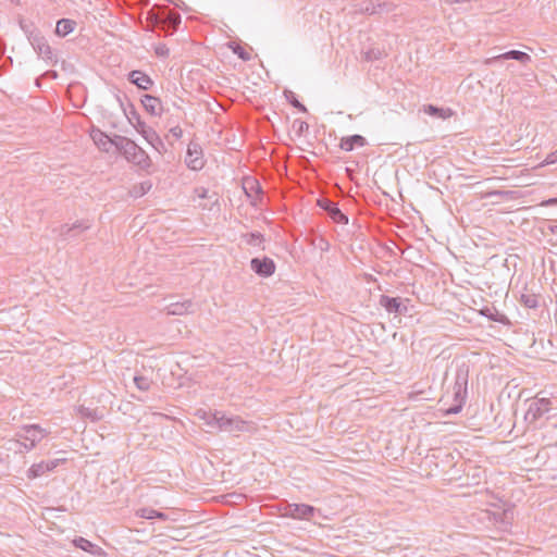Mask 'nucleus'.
<instances>
[{"label":"nucleus","mask_w":557,"mask_h":557,"mask_svg":"<svg viewBox=\"0 0 557 557\" xmlns=\"http://www.w3.org/2000/svg\"><path fill=\"white\" fill-rule=\"evenodd\" d=\"M196 416L205 421V425L212 430L226 432L231 434H238L243 432H250L253 429L251 422L245 421L239 417L226 416L222 411H206L198 410Z\"/></svg>","instance_id":"obj_1"},{"label":"nucleus","mask_w":557,"mask_h":557,"mask_svg":"<svg viewBox=\"0 0 557 557\" xmlns=\"http://www.w3.org/2000/svg\"><path fill=\"white\" fill-rule=\"evenodd\" d=\"M147 20L151 27L165 35H172L181 24V15L166 7L152 8L147 14Z\"/></svg>","instance_id":"obj_2"},{"label":"nucleus","mask_w":557,"mask_h":557,"mask_svg":"<svg viewBox=\"0 0 557 557\" xmlns=\"http://www.w3.org/2000/svg\"><path fill=\"white\" fill-rule=\"evenodd\" d=\"M114 147L124 156L128 162H132L143 170L150 166L149 156L132 139L115 135Z\"/></svg>","instance_id":"obj_3"},{"label":"nucleus","mask_w":557,"mask_h":557,"mask_svg":"<svg viewBox=\"0 0 557 557\" xmlns=\"http://www.w3.org/2000/svg\"><path fill=\"white\" fill-rule=\"evenodd\" d=\"M27 38L33 49L42 60L50 63H57V59L51 50V47L49 46L47 39L39 32H29Z\"/></svg>","instance_id":"obj_4"},{"label":"nucleus","mask_w":557,"mask_h":557,"mask_svg":"<svg viewBox=\"0 0 557 557\" xmlns=\"http://www.w3.org/2000/svg\"><path fill=\"white\" fill-rule=\"evenodd\" d=\"M552 409V401L548 397L536 396L528 407L524 419L529 423H534L541 417Z\"/></svg>","instance_id":"obj_5"},{"label":"nucleus","mask_w":557,"mask_h":557,"mask_svg":"<svg viewBox=\"0 0 557 557\" xmlns=\"http://www.w3.org/2000/svg\"><path fill=\"white\" fill-rule=\"evenodd\" d=\"M47 431L40 428L38 424H28L24 425L21 432L17 433V436L26 442H29V446H25V450L29 451L37 443H39L44 437H46Z\"/></svg>","instance_id":"obj_6"},{"label":"nucleus","mask_w":557,"mask_h":557,"mask_svg":"<svg viewBox=\"0 0 557 557\" xmlns=\"http://www.w3.org/2000/svg\"><path fill=\"white\" fill-rule=\"evenodd\" d=\"M315 512H319V509L307 504H287L284 509V516L307 521H310Z\"/></svg>","instance_id":"obj_7"},{"label":"nucleus","mask_w":557,"mask_h":557,"mask_svg":"<svg viewBox=\"0 0 557 557\" xmlns=\"http://www.w3.org/2000/svg\"><path fill=\"white\" fill-rule=\"evenodd\" d=\"M393 10V4L388 2H380L373 3L370 0L362 1L360 3L354 4L352 12L354 13H367L369 15L387 13Z\"/></svg>","instance_id":"obj_8"},{"label":"nucleus","mask_w":557,"mask_h":557,"mask_svg":"<svg viewBox=\"0 0 557 557\" xmlns=\"http://www.w3.org/2000/svg\"><path fill=\"white\" fill-rule=\"evenodd\" d=\"M409 299H401L400 297H389L386 295H381L379 305L384 308L388 313L394 314H405L408 311V307L406 302Z\"/></svg>","instance_id":"obj_9"},{"label":"nucleus","mask_w":557,"mask_h":557,"mask_svg":"<svg viewBox=\"0 0 557 557\" xmlns=\"http://www.w3.org/2000/svg\"><path fill=\"white\" fill-rule=\"evenodd\" d=\"M503 60H516L522 64H527V63L531 62V57H530V54H528L527 52H523V51L509 50L507 52L485 59L484 64L494 65Z\"/></svg>","instance_id":"obj_10"},{"label":"nucleus","mask_w":557,"mask_h":557,"mask_svg":"<svg viewBox=\"0 0 557 557\" xmlns=\"http://www.w3.org/2000/svg\"><path fill=\"white\" fill-rule=\"evenodd\" d=\"M186 165L194 171L201 170L205 165L202 159V149L200 145L196 143H190L187 148L186 157H185Z\"/></svg>","instance_id":"obj_11"},{"label":"nucleus","mask_w":557,"mask_h":557,"mask_svg":"<svg viewBox=\"0 0 557 557\" xmlns=\"http://www.w3.org/2000/svg\"><path fill=\"white\" fill-rule=\"evenodd\" d=\"M318 205L321 209L326 211L330 215V218L338 224H347L348 223V216L342 212V210L337 207V203L334 201L322 198L318 200Z\"/></svg>","instance_id":"obj_12"},{"label":"nucleus","mask_w":557,"mask_h":557,"mask_svg":"<svg viewBox=\"0 0 557 557\" xmlns=\"http://www.w3.org/2000/svg\"><path fill=\"white\" fill-rule=\"evenodd\" d=\"M251 270L262 277L271 276L275 271V263L271 258H252L250 260Z\"/></svg>","instance_id":"obj_13"},{"label":"nucleus","mask_w":557,"mask_h":557,"mask_svg":"<svg viewBox=\"0 0 557 557\" xmlns=\"http://www.w3.org/2000/svg\"><path fill=\"white\" fill-rule=\"evenodd\" d=\"M196 310V306L191 300L171 302L165 307V311L169 315H183L193 313Z\"/></svg>","instance_id":"obj_14"},{"label":"nucleus","mask_w":557,"mask_h":557,"mask_svg":"<svg viewBox=\"0 0 557 557\" xmlns=\"http://www.w3.org/2000/svg\"><path fill=\"white\" fill-rule=\"evenodd\" d=\"M128 79L132 84L136 85L139 89L148 90L152 87L153 81L146 73L134 70L128 74Z\"/></svg>","instance_id":"obj_15"},{"label":"nucleus","mask_w":557,"mask_h":557,"mask_svg":"<svg viewBox=\"0 0 557 557\" xmlns=\"http://www.w3.org/2000/svg\"><path fill=\"white\" fill-rule=\"evenodd\" d=\"M75 547L83 549L84 552L90 553L94 556H101L104 554L103 549L96 544L91 543L85 537L78 536L73 540Z\"/></svg>","instance_id":"obj_16"},{"label":"nucleus","mask_w":557,"mask_h":557,"mask_svg":"<svg viewBox=\"0 0 557 557\" xmlns=\"http://www.w3.org/2000/svg\"><path fill=\"white\" fill-rule=\"evenodd\" d=\"M141 103L145 108V110L150 113L151 115H160L162 112V104L159 98L151 96V95H145L141 99Z\"/></svg>","instance_id":"obj_17"},{"label":"nucleus","mask_w":557,"mask_h":557,"mask_svg":"<svg viewBox=\"0 0 557 557\" xmlns=\"http://www.w3.org/2000/svg\"><path fill=\"white\" fill-rule=\"evenodd\" d=\"M366 144H367L366 138L361 135L356 134V135H351V136L342 138L339 147H341V149H343L345 151H351V150H354L355 146L363 147V146H366Z\"/></svg>","instance_id":"obj_18"},{"label":"nucleus","mask_w":557,"mask_h":557,"mask_svg":"<svg viewBox=\"0 0 557 557\" xmlns=\"http://www.w3.org/2000/svg\"><path fill=\"white\" fill-rule=\"evenodd\" d=\"M94 143L103 151L109 152L111 147H114V137L109 138L101 131L94 132L92 135Z\"/></svg>","instance_id":"obj_19"},{"label":"nucleus","mask_w":557,"mask_h":557,"mask_svg":"<svg viewBox=\"0 0 557 557\" xmlns=\"http://www.w3.org/2000/svg\"><path fill=\"white\" fill-rule=\"evenodd\" d=\"M76 22L70 18H61L57 23L55 34L60 37H65L71 34L75 28Z\"/></svg>","instance_id":"obj_20"},{"label":"nucleus","mask_w":557,"mask_h":557,"mask_svg":"<svg viewBox=\"0 0 557 557\" xmlns=\"http://www.w3.org/2000/svg\"><path fill=\"white\" fill-rule=\"evenodd\" d=\"M136 516L139 518H143V519H148V520H151V519H159V520H163V521L168 520V516L164 512L154 510L152 508H140L136 511Z\"/></svg>","instance_id":"obj_21"},{"label":"nucleus","mask_w":557,"mask_h":557,"mask_svg":"<svg viewBox=\"0 0 557 557\" xmlns=\"http://www.w3.org/2000/svg\"><path fill=\"white\" fill-rule=\"evenodd\" d=\"M424 112L431 116H435L442 120H445L449 116H451L453 112L450 109H443L435 107L433 104H428L424 107Z\"/></svg>","instance_id":"obj_22"},{"label":"nucleus","mask_w":557,"mask_h":557,"mask_svg":"<svg viewBox=\"0 0 557 557\" xmlns=\"http://www.w3.org/2000/svg\"><path fill=\"white\" fill-rule=\"evenodd\" d=\"M143 137L157 150H159V147H163L161 138L152 128L145 129Z\"/></svg>","instance_id":"obj_23"},{"label":"nucleus","mask_w":557,"mask_h":557,"mask_svg":"<svg viewBox=\"0 0 557 557\" xmlns=\"http://www.w3.org/2000/svg\"><path fill=\"white\" fill-rule=\"evenodd\" d=\"M78 410L82 417L90 419L91 421L101 420L103 417V413L98 409H91L88 407L81 406Z\"/></svg>","instance_id":"obj_24"},{"label":"nucleus","mask_w":557,"mask_h":557,"mask_svg":"<svg viewBox=\"0 0 557 557\" xmlns=\"http://www.w3.org/2000/svg\"><path fill=\"white\" fill-rule=\"evenodd\" d=\"M1 449L5 451H14L15 454H22V441L21 440H8L5 441L1 447Z\"/></svg>","instance_id":"obj_25"},{"label":"nucleus","mask_w":557,"mask_h":557,"mask_svg":"<svg viewBox=\"0 0 557 557\" xmlns=\"http://www.w3.org/2000/svg\"><path fill=\"white\" fill-rule=\"evenodd\" d=\"M47 473L44 461L33 465L27 471L28 479H36Z\"/></svg>","instance_id":"obj_26"},{"label":"nucleus","mask_w":557,"mask_h":557,"mask_svg":"<svg viewBox=\"0 0 557 557\" xmlns=\"http://www.w3.org/2000/svg\"><path fill=\"white\" fill-rule=\"evenodd\" d=\"M284 95H285V98L286 100L296 109H298L299 111L301 112H307V108L298 101V99L296 98V95L290 91V90H285L284 91Z\"/></svg>","instance_id":"obj_27"},{"label":"nucleus","mask_w":557,"mask_h":557,"mask_svg":"<svg viewBox=\"0 0 557 557\" xmlns=\"http://www.w3.org/2000/svg\"><path fill=\"white\" fill-rule=\"evenodd\" d=\"M151 187H152L151 182H149V181L141 182L139 185H136L133 187L132 195L134 197H141L146 193H148L151 189Z\"/></svg>","instance_id":"obj_28"},{"label":"nucleus","mask_w":557,"mask_h":557,"mask_svg":"<svg viewBox=\"0 0 557 557\" xmlns=\"http://www.w3.org/2000/svg\"><path fill=\"white\" fill-rule=\"evenodd\" d=\"M466 385H467V373L458 372L456 382H455V388L457 389L456 391L457 396L461 393L462 389L466 391Z\"/></svg>","instance_id":"obj_29"},{"label":"nucleus","mask_w":557,"mask_h":557,"mask_svg":"<svg viewBox=\"0 0 557 557\" xmlns=\"http://www.w3.org/2000/svg\"><path fill=\"white\" fill-rule=\"evenodd\" d=\"M134 383L140 391H148L151 385V381L148 377L141 375L134 376Z\"/></svg>","instance_id":"obj_30"},{"label":"nucleus","mask_w":557,"mask_h":557,"mask_svg":"<svg viewBox=\"0 0 557 557\" xmlns=\"http://www.w3.org/2000/svg\"><path fill=\"white\" fill-rule=\"evenodd\" d=\"M87 228H89V225L83 224V223H75L72 226L63 225L61 227V235L62 236H66L69 233L74 232L76 230L84 231V230H87Z\"/></svg>","instance_id":"obj_31"},{"label":"nucleus","mask_w":557,"mask_h":557,"mask_svg":"<svg viewBox=\"0 0 557 557\" xmlns=\"http://www.w3.org/2000/svg\"><path fill=\"white\" fill-rule=\"evenodd\" d=\"M521 301L527 308L534 309L539 306V301L534 295H522Z\"/></svg>","instance_id":"obj_32"},{"label":"nucleus","mask_w":557,"mask_h":557,"mask_svg":"<svg viewBox=\"0 0 557 557\" xmlns=\"http://www.w3.org/2000/svg\"><path fill=\"white\" fill-rule=\"evenodd\" d=\"M196 193H197L198 197L201 199H205V198L213 199V205L219 203V198H218L216 194L209 195V191L207 188H203V187L197 188Z\"/></svg>","instance_id":"obj_33"},{"label":"nucleus","mask_w":557,"mask_h":557,"mask_svg":"<svg viewBox=\"0 0 557 557\" xmlns=\"http://www.w3.org/2000/svg\"><path fill=\"white\" fill-rule=\"evenodd\" d=\"M154 52L158 57L165 58L169 55V48L164 44H159L154 48Z\"/></svg>","instance_id":"obj_34"},{"label":"nucleus","mask_w":557,"mask_h":557,"mask_svg":"<svg viewBox=\"0 0 557 557\" xmlns=\"http://www.w3.org/2000/svg\"><path fill=\"white\" fill-rule=\"evenodd\" d=\"M234 53H236L242 60L247 61L250 59L248 52H246L242 47H237L234 49Z\"/></svg>","instance_id":"obj_35"},{"label":"nucleus","mask_w":557,"mask_h":557,"mask_svg":"<svg viewBox=\"0 0 557 557\" xmlns=\"http://www.w3.org/2000/svg\"><path fill=\"white\" fill-rule=\"evenodd\" d=\"M59 462H60L59 459L44 461L46 471L47 472L52 471L53 469H55L59 466Z\"/></svg>","instance_id":"obj_36"},{"label":"nucleus","mask_w":557,"mask_h":557,"mask_svg":"<svg viewBox=\"0 0 557 557\" xmlns=\"http://www.w3.org/2000/svg\"><path fill=\"white\" fill-rule=\"evenodd\" d=\"M250 239L248 240V244L250 245H257L260 243L262 235L259 233H251L249 234Z\"/></svg>","instance_id":"obj_37"},{"label":"nucleus","mask_w":557,"mask_h":557,"mask_svg":"<svg viewBox=\"0 0 557 557\" xmlns=\"http://www.w3.org/2000/svg\"><path fill=\"white\" fill-rule=\"evenodd\" d=\"M381 55V52L379 50H369L366 52V60L370 61L373 59H377Z\"/></svg>","instance_id":"obj_38"},{"label":"nucleus","mask_w":557,"mask_h":557,"mask_svg":"<svg viewBox=\"0 0 557 557\" xmlns=\"http://www.w3.org/2000/svg\"><path fill=\"white\" fill-rule=\"evenodd\" d=\"M149 128L150 127H147L146 124L144 122H140L139 117H137V125H136L137 132H139L144 136V131L149 129Z\"/></svg>","instance_id":"obj_39"},{"label":"nucleus","mask_w":557,"mask_h":557,"mask_svg":"<svg viewBox=\"0 0 557 557\" xmlns=\"http://www.w3.org/2000/svg\"><path fill=\"white\" fill-rule=\"evenodd\" d=\"M545 161H546V163H548V164H549V163H555V162H557V149H556L554 152L549 153V154L546 157Z\"/></svg>","instance_id":"obj_40"},{"label":"nucleus","mask_w":557,"mask_h":557,"mask_svg":"<svg viewBox=\"0 0 557 557\" xmlns=\"http://www.w3.org/2000/svg\"><path fill=\"white\" fill-rule=\"evenodd\" d=\"M294 124H298V125H299V126H298V131H299V133H301V132H304V131H307V129L309 128V125H308L306 122H304V121H298V120H296V121L294 122Z\"/></svg>","instance_id":"obj_41"},{"label":"nucleus","mask_w":557,"mask_h":557,"mask_svg":"<svg viewBox=\"0 0 557 557\" xmlns=\"http://www.w3.org/2000/svg\"><path fill=\"white\" fill-rule=\"evenodd\" d=\"M542 205L545 207L557 206V198L547 199V200L543 201Z\"/></svg>","instance_id":"obj_42"},{"label":"nucleus","mask_w":557,"mask_h":557,"mask_svg":"<svg viewBox=\"0 0 557 557\" xmlns=\"http://www.w3.org/2000/svg\"><path fill=\"white\" fill-rule=\"evenodd\" d=\"M460 410H461V405H457V406L450 407V408L447 410V413H448V414H456V413H458Z\"/></svg>","instance_id":"obj_43"},{"label":"nucleus","mask_w":557,"mask_h":557,"mask_svg":"<svg viewBox=\"0 0 557 557\" xmlns=\"http://www.w3.org/2000/svg\"><path fill=\"white\" fill-rule=\"evenodd\" d=\"M320 248L322 250H327L329 249V243L326 240H324L323 238L320 239Z\"/></svg>","instance_id":"obj_44"},{"label":"nucleus","mask_w":557,"mask_h":557,"mask_svg":"<svg viewBox=\"0 0 557 557\" xmlns=\"http://www.w3.org/2000/svg\"><path fill=\"white\" fill-rule=\"evenodd\" d=\"M172 132H173L174 136H176V137L181 136V134H182V129L177 128V127L173 128Z\"/></svg>","instance_id":"obj_45"},{"label":"nucleus","mask_w":557,"mask_h":557,"mask_svg":"<svg viewBox=\"0 0 557 557\" xmlns=\"http://www.w3.org/2000/svg\"><path fill=\"white\" fill-rule=\"evenodd\" d=\"M25 446H29V442H22V450L24 451L25 450Z\"/></svg>","instance_id":"obj_46"},{"label":"nucleus","mask_w":557,"mask_h":557,"mask_svg":"<svg viewBox=\"0 0 557 557\" xmlns=\"http://www.w3.org/2000/svg\"><path fill=\"white\" fill-rule=\"evenodd\" d=\"M4 461V458H3V454L2 451L0 450V465Z\"/></svg>","instance_id":"obj_47"},{"label":"nucleus","mask_w":557,"mask_h":557,"mask_svg":"<svg viewBox=\"0 0 557 557\" xmlns=\"http://www.w3.org/2000/svg\"><path fill=\"white\" fill-rule=\"evenodd\" d=\"M48 74H50L52 77H57V72H48Z\"/></svg>","instance_id":"obj_48"}]
</instances>
